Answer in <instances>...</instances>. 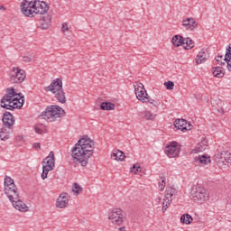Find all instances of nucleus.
Here are the masks:
<instances>
[{
  "label": "nucleus",
  "instance_id": "nucleus-19",
  "mask_svg": "<svg viewBox=\"0 0 231 231\" xmlns=\"http://www.w3.org/2000/svg\"><path fill=\"white\" fill-rule=\"evenodd\" d=\"M10 201L16 210H19L20 212H28V206H26V204L19 199V195L17 199H13Z\"/></svg>",
  "mask_w": 231,
  "mask_h": 231
},
{
  "label": "nucleus",
  "instance_id": "nucleus-14",
  "mask_svg": "<svg viewBox=\"0 0 231 231\" xmlns=\"http://www.w3.org/2000/svg\"><path fill=\"white\" fill-rule=\"evenodd\" d=\"M182 26L188 32H194L198 28V22L195 18L188 17L182 20Z\"/></svg>",
  "mask_w": 231,
  "mask_h": 231
},
{
  "label": "nucleus",
  "instance_id": "nucleus-22",
  "mask_svg": "<svg viewBox=\"0 0 231 231\" xmlns=\"http://www.w3.org/2000/svg\"><path fill=\"white\" fill-rule=\"evenodd\" d=\"M195 165H210V157L207 155H202L195 157L194 159Z\"/></svg>",
  "mask_w": 231,
  "mask_h": 231
},
{
  "label": "nucleus",
  "instance_id": "nucleus-47",
  "mask_svg": "<svg viewBox=\"0 0 231 231\" xmlns=\"http://www.w3.org/2000/svg\"><path fill=\"white\" fill-rule=\"evenodd\" d=\"M168 89H172V88H168Z\"/></svg>",
  "mask_w": 231,
  "mask_h": 231
},
{
  "label": "nucleus",
  "instance_id": "nucleus-23",
  "mask_svg": "<svg viewBox=\"0 0 231 231\" xmlns=\"http://www.w3.org/2000/svg\"><path fill=\"white\" fill-rule=\"evenodd\" d=\"M208 147V141L207 139H203L200 143L197 144V147L195 150L192 151V152H203V151H206V149Z\"/></svg>",
  "mask_w": 231,
  "mask_h": 231
},
{
  "label": "nucleus",
  "instance_id": "nucleus-41",
  "mask_svg": "<svg viewBox=\"0 0 231 231\" xmlns=\"http://www.w3.org/2000/svg\"><path fill=\"white\" fill-rule=\"evenodd\" d=\"M163 86L165 88H174V82L172 81L164 82Z\"/></svg>",
  "mask_w": 231,
  "mask_h": 231
},
{
  "label": "nucleus",
  "instance_id": "nucleus-43",
  "mask_svg": "<svg viewBox=\"0 0 231 231\" xmlns=\"http://www.w3.org/2000/svg\"><path fill=\"white\" fill-rule=\"evenodd\" d=\"M134 88H145V86H143V84H142L141 82H134Z\"/></svg>",
  "mask_w": 231,
  "mask_h": 231
},
{
  "label": "nucleus",
  "instance_id": "nucleus-6",
  "mask_svg": "<svg viewBox=\"0 0 231 231\" xmlns=\"http://www.w3.org/2000/svg\"><path fill=\"white\" fill-rule=\"evenodd\" d=\"M190 196L196 203H206V201L210 199V192L207 189L199 186H195L191 189Z\"/></svg>",
  "mask_w": 231,
  "mask_h": 231
},
{
  "label": "nucleus",
  "instance_id": "nucleus-26",
  "mask_svg": "<svg viewBox=\"0 0 231 231\" xmlns=\"http://www.w3.org/2000/svg\"><path fill=\"white\" fill-rule=\"evenodd\" d=\"M213 76L217 79H223L225 77V69L223 67H215L213 69Z\"/></svg>",
  "mask_w": 231,
  "mask_h": 231
},
{
  "label": "nucleus",
  "instance_id": "nucleus-9",
  "mask_svg": "<svg viewBox=\"0 0 231 231\" xmlns=\"http://www.w3.org/2000/svg\"><path fill=\"white\" fill-rule=\"evenodd\" d=\"M164 152L168 158H178L180 156V152H181V145L177 142H171L165 147Z\"/></svg>",
  "mask_w": 231,
  "mask_h": 231
},
{
  "label": "nucleus",
  "instance_id": "nucleus-46",
  "mask_svg": "<svg viewBox=\"0 0 231 231\" xmlns=\"http://www.w3.org/2000/svg\"><path fill=\"white\" fill-rule=\"evenodd\" d=\"M0 10H5V6H0Z\"/></svg>",
  "mask_w": 231,
  "mask_h": 231
},
{
  "label": "nucleus",
  "instance_id": "nucleus-39",
  "mask_svg": "<svg viewBox=\"0 0 231 231\" xmlns=\"http://www.w3.org/2000/svg\"><path fill=\"white\" fill-rule=\"evenodd\" d=\"M50 171L51 170L42 167V180H46V178H48V172H50Z\"/></svg>",
  "mask_w": 231,
  "mask_h": 231
},
{
  "label": "nucleus",
  "instance_id": "nucleus-16",
  "mask_svg": "<svg viewBox=\"0 0 231 231\" xmlns=\"http://www.w3.org/2000/svg\"><path fill=\"white\" fill-rule=\"evenodd\" d=\"M42 167L49 171H53L55 168V154L53 152H51L49 156L43 160Z\"/></svg>",
  "mask_w": 231,
  "mask_h": 231
},
{
  "label": "nucleus",
  "instance_id": "nucleus-7",
  "mask_svg": "<svg viewBox=\"0 0 231 231\" xmlns=\"http://www.w3.org/2000/svg\"><path fill=\"white\" fill-rule=\"evenodd\" d=\"M26 79V71L19 67H13L10 72V82L12 84H21Z\"/></svg>",
  "mask_w": 231,
  "mask_h": 231
},
{
  "label": "nucleus",
  "instance_id": "nucleus-15",
  "mask_svg": "<svg viewBox=\"0 0 231 231\" xmlns=\"http://www.w3.org/2000/svg\"><path fill=\"white\" fill-rule=\"evenodd\" d=\"M174 126L179 131H190L192 129V125L190 123H188L185 119H176L174 122Z\"/></svg>",
  "mask_w": 231,
  "mask_h": 231
},
{
  "label": "nucleus",
  "instance_id": "nucleus-21",
  "mask_svg": "<svg viewBox=\"0 0 231 231\" xmlns=\"http://www.w3.org/2000/svg\"><path fill=\"white\" fill-rule=\"evenodd\" d=\"M2 120L5 127L10 128L14 125V116L10 112H5Z\"/></svg>",
  "mask_w": 231,
  "mask_h": 231
},
{
  "label": "nucleus",
  "instance_id": "nucleus-40",
  "mask_svg": "<svg viewBox=\"0 0 231 231\" xmlns=\"http://www.w3.org/2000/svg\"><path fill=\"white\" fill-rule=\"evenodd\" d=\"M159 189L160 190L165 189V179H162V180L159 182Z\"/></svg>",
  "mask_w": 231,
  "mask_h": 231
},
{
  "label": "nucleus",
  "instance_id": "nucleus-24",
  "mask_svg": "<svg viewBox=\"0 0 231 231\" xmlns=\"http://www.w3.org/2000/svg\"><path fill=\"white\" fill-rule=\"evenodd\" d=\"M224 62L226 64V69L231 71V45L226 50V55L224 57Z\"/></svg>",
  "mask_w": 231,
  "mask_h": 231
},
{
  "label": "nucleus",
  "instance_id": "nucleus-8",
  "mask_svg": "<svg viewBox=\"0 0 231 231\" xmlns=\"http://www.w3.org/2000/svg\"><path fill=\"white\" fill-rule=\"evenodd\" d=\"M177 194H178V189H176V188H172V187L166 188L164 199L162 201V212H165V210L169 208V207L172 203V199H176Z\"/></svg>",
  "mask_w": 231,
  "mask_h": 231
},
{
  "label": "nucleus",
  "instance_id": "nucleus-35",
  "mask_svg": "<svg viewBox=\"0 0 231 231\" xmlns=\"http://www.w3.org/2000/svg\"><path fill=\"white\" fill-rule=\"evenodd\" d=\"M144 118H146V120H154L156 118V115L152 114L151 111H145Z\"/></svg>",
  "mask_w": 231,
  "mask_h": 231
},
{
  "label": "nucleus",
  "instance_id": "nucleus-34",
  "mask_svg": "<svg viewBox=\"0 0 231 231\" xmlns=\"http://www.w3.org/2000/svg\"><path fill=\"white\" fill-rule=\"evenodd\" d=\"M0 138L1 140H8L10 138V133L6 132V129L3 128L0 132Z\"/></svg>",
  "mask_w": 231,
  "mask_h": 231
},
{
  "label": "nucleus",
  "instance_id": "nucleus-11",
  "mask_svg": "<svg viewBox=\"0 0 231 231\" xmlns=\"http://www.w3.org/2000/svg\"><path fill=\"white\" fill-rule=\"evenodd\" d=\"M108 219L113 225H122L124 223V211L121 208L113 209L108 213Z\"/></svg>",
  "mask_w": 231,
  "mask_h": 231
},
{
  "label": "nucleus",
  "instance_id": "nucleus-42",
  "mask_svg": "<svg viewBox=\"0 0 231 231\" xmlns=\"http://www.w3.org/2000/svg\"><path fill=\"white\" fill-rule=\"evenodd\" d=\"M23 62H32V58H30V56H23Z\"/></svg>",
  "mask_w": 231,
  "mask_h": 231
},
{
  "label": "nucleus",
  "instance_id": "nucleus-38",
  "mask_svg": "<svg viewBox=\"0 0 231 231\" xmlns=\"http://www.w3.org/2000/svg\"><path fill=\"white\" fill-rule=\"evenodd\" d=\"M130 171L131 172H134V174H137V172H142V167L138 166L137 164H134Z\"/></svg>",
  "mask_w": 231,
  "mask_h": 231
},
{
  "label": "nucleus",
  "instance_id": "nucleus-31",
  "mask_svg": "<svg viewBox=\"0 0 231 231\" xmlns=\"http://www.w3.org/2000/svg\"><path fill=\"white\" fill-rule=\"evenodd\" d=\"M34 131L37 134H44V133H46V125L38 124L34 126Z\"/></svg>",
  "mask_w": 231,
  "mask_h": 231
},
{
  "label": "nucleus",
  "instance_id": "nucleus-5",
  "mask_svg": "<svg viewBox=\"0 0 231 231\" xmlns=\"http://www.w3.org/2000/svg\"><path fill=\"white\" fill-rule=\"evenodd\" d=\"M5 194L7 196L9 201H14V199H18L19 189L15 186V182L8 175L5 177L4 180Z\"/></svg>",
  "mask_w": 231,
  "mask_h": 231
},
{
  "label": "nucleus",
  "instance_id": "nucleus-10",
  "mask_svg": "<svg viewBox=\"0 0 231 231\" xmlns=\"http://www.w3.org/2000/svg\"><path fill=\"white\" fill-rule=\"evenodd\" d=\"M215 162L218 167H223L226 163H231V153L228 151H220L215 154Z\"/></svg>",
  "mask_w": 231,
  "mask_h": 231
},
{
  "label": "nucleus",
  "instance_id": "nucleus-48",
  "mask_svg": "<svg viewBox=\"0 0 231 231\" xmlns=\"http://www.w3.org/2000/svg\"><path fill=\"white\" fill-rule=\"evenodd\" d=\"M150 104H152V102H150Z\"/></svg>",
  "mask_w": 231,
  "mask_h": 231
},
{
  "label": "nucleus",
  "instance_id": "nucleus-45",
  "mask_svg": "<svg viewBox=\"0 0 231 231\" xmlns=\"http://www.w3.org/2000/svg\"><path fill=\"white\" fill-rule=\"evenodd\" d=\"M120 231H125V227L119 228Z\"/></svg>",
  "mask_w": 231,
  "mask_h": 231
},
{
  "label": "nucleus",
  "instance_id": "nucleus-27",
  "mask_svg": "<svg viewBox=\"0 0 231 231\" xmlns=\"http://www.w3.org/2000/svg\"><path fill=\"white\" fill-rule=\"evenodd\" d=\"M100 109L103 111H115V104L111 102H103L100 105Z\"/></svg>",
  "mask_w": 231,
  "mask_h": 231
},
{
  "label": "nucleus",
  "instance_id": "nucleus-36",
  "mask_svg": "<svg viewBox=\"0 0 231 231\" xmlns=\"http://www.w3.org/2000/svg\"><path fill=\"white\" fill-rule=\"evenodd\" d=\"M224 60L225 58H223L222 55L216 57L217 64H218L219 66H225V64H226V61H225Z\"/></svg>",
  "mask_w": 231,
  "mask_h": 231
},
{
  "label": "nucleus",
  "instance_id": "nucleus-37",
  "mask_svg": "<svg viewBox=\"0 0 231 231\" xmlns=\"http://www.w3.org/2000/svg\"><path fill=\"white\" fill-rule=\"evenodd\" d=\"M60 32H63V35H66V32H69V25H68V23H63L61 24Z\"/></svg>",
  "mask_w": 231,
  "mask_h": 231
},
{
  "label": "nucleus",
  "instance_id": "nucleus-25",
  "mask_svg": "<svg viewBox=\"0 0 231 231\" xmlns=\"http://www.w3.org/2000/svg\"><path fill=\"white\" fill-rule=\"evenodd\" d=\"M112 160H116V162H123L125 158V154L124 152L120 150H116L111 156Z\"/></svg>",
  "mask_w": 231,
  "mask_h": 231
},
{
  "label": "nucleus",
  "instance_id": "nucleus-17",
  "mask_svg": "<svg viewBox=\"0 0 231 231\" xmlns=\"http://www.w3.org/2000/svg\"><path fill=\"white\" fill-rule=\"evenodd\" d=\"M134 93L140 102H149V94H147L145 88H135Z\"/></svg>",
  "mask_w": 231,
  "mask_h": 231
},
{
  "label": "nucleus",
  "instance_id": "nucleus-33",
  "mask_svg": "<svg viewBox=\"0 0 231 231\" xmlns=\"http://www.w3.org/2000/svg\"><path fill=\"white\" fill-rule=\"evenodd\" d=\"M72 192L75 196H79V194H82V187L78 183H74L72 185Z\"/></svg>",
  "mask_w": 231,
  "mask_h": 231
},
{
  "label": "nucleus",
  "instance_id": "nucleus-29",
  "mask_svg": "<svg viewBox=\"0 0 231 231\" xmlns=\"http://www.w3.org/2000/svg\"><path fill=\"white\" fill-rule=\"evenodd\" d=\"M192 221H194V218L189 214H184L180 217V223H183V225H190Z\"/></svg>",
  "mask_w": 231,
  "mask_h": 231
},
{
  "label": "nucleus",
  "instance_id": "nucleus-3",
  "mask_svg": "<svg viewBox=\"0 0 231 231\" xmlns=\"http://www.w3.org/2000/svg\"><path fill=\"white\" fill-rule=\"evenodd\" d=\"M24 104V96L21 93H17L15 88H7L6 94L1 99V107L4 109H21Z\"/></svg>",
  "mask_w": 231,
  "mask_h": 231
},
{
  "label": "nucleus",
  "instance_id": "nucleus-44",
  "mask_svg": "<svg viewBox=\"0 0 231 231\" xmlns=\"http://www.w3.org/2000/svg\"><path fill=\"white\" fill-rule=\"evenodd\" d=\"M33 148H34V149H37V150L39 151V149H41V143H35L33 144Z\"/></svg>",
  "mask_w": 231,
  "mask_h": 231
},
{
  "label": "nucleus",
  "instance_id": "nucleus-4",
  "mask_svg": "<svg viewBox=\"0 0 231 231\" xmlns=\"http://www.w3.org/2000/svg\"><path fill=\"white\" fill-rule=\"evenodd\" d=\"M41 116L43 120H46L47 122H55L57 118L64 116V109L57 105H52L51 106H48L46 108V111H44L41 115Z\"/></svg>",
  "mask_w": 231,
  "mask_h": 231
},
{
  "label": "nucleus",
  "instance_id": "nucleus-18",
  "mask_svg": "<svg viewBox=\"0 0 231 231\" xmlns=\"http://www.w3.org/2000/svg\"><path fill=\"white\" fill-rule=\"evenodd\" d=\"M210 57L208 54V51L207 49H202L199 53L197 54L195 58L196 64H205L207 62V60Z\"/></svg>",
  "mask_w": 231,
  "mask_h": 231
},
{
  "label": "nucleus",
  "instance_id": "nucleus-20",
  "mask_svg": "<svg viewBox=\"0 0 231 231\" xmlns=\"http://www.w3.org/2000/svg\"><path fill=\"white\" fill-rule=\"evenodd\" d=\"M171 44H173L174 48H180V46H183L185 44V38L180 34L174 35L171 38Z\"/></svg>",
  "mask_w": 231,
  "mask_h": 231
},
{
  "label": "nucleus",
  "instance_id": "nucleus-13",
  "mask_svg": "<svg viewBox=\"0 0 231 231\" xmlns=\"http://www.w3.org/2000/svg\"><path fill=\"white\" fill-rule=\"evenodd\" d=\"M57 208H68L69 207V195L61 193L56 200Z\"/></svg>",
  "mask_w": 231,
  "mask_h": 231
},
{
  "label": "nucleus",
  "instance_id": "nucleus-30",
  "mask_svg": "<svg viewBox=\"0 0 231 231\" xmlns=\"http://www.w3.org/2000/svg\"><path fill=\"white\" fill-rule=\"evenodd\" d=\"M184 50H192L194 48V41L190 38H184Z\"/></svg>",
  "mask_w": 231,
  "mask_h": 231
},
{
  "label": "nucleus",
  "instance_id": "nucleus-12",
  "mask_svg": "<svg viewBox=\"0 0 231 231\" xmlns=\"http://www.w3.org/2000/svg\"><path fill=\"white\" fill-rule=\"evenodd\" d=\"M45 91H51V93L55 95V97L60 102V104H66V94L64 93L62 88H45Z\"/></svg>",
  "mask_w": 231,
  "mask_h": 231
},
{
  "label": "nucleus",
  "instance_id": "nucleus-28",
  "mask_svg": "<svg viewBox=\"0 0 231 231\" xmlns=\"http://www.w3.org/2000/svg\"><path fill=\"white\" fill-rule=\"evenodd\" d=\"M42 21V30H48V28H50V24H51V17L44 16Z\"/></svg>",
  "mask_w": 231,
  "mask_h": 231
},
{
  "label": "nucleus",
  "instance_id": "nucleus-1",
  "mask_svg": "<svg viewBox=\"0 0 231 231\" xmlns=\"http://www.w3.org/2000/svg\"><path fill=\"white\" fill-rule=\"evenodd\" d=\"M95 143L93 140L84 135L78 141L72 149V160L76 165L86 167L89 162V158L93 156V149Z\"/></svg>",
  "mask_w": 231,
  "mask_h": 231
},
{
  "label": "nucleus",
  "instance_id": "nucleus-2",
  "mask_svg": "<svg viewBox=\"0 0 231 231\" xmlns=\"http://www.w3.org/2000/svg\"><path fill=\"white\" fill-rule=\"evenodd\" d=\"M20 6L22 14L25 15V17L31 18L35 17V15H44V14H48L50 10V5L41 0H23Z\"/></svg>",
  "mask_w": 231,
  "mask_h": 231
},
{
  "label": "nucleus",
  "instance_id": "nucleus-32",
  "mask_svg": "<svg viewBox=\"0 0 231 231\" xmlns=\"http://www.w3.org/2000/svg\"><path fill=\"white\" fill-rule=\"evenodd\" d=\"M48 88H62V79H53Z\"/></svg>",
  "mask_w": 231,
  "mask_h": 231
}]
</instances>
